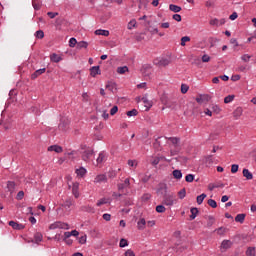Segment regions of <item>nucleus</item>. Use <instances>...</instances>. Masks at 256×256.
<instances>
[{"label":"nucleus","instance_id":"obj_1","mask_svg":"<svg viewBox=\"0 0 256 256\" xmlns=\"http://www.w3.org/2000/svg\"><path fill=\"white\" fill-rule=\"evenodd\" d=\"M177 202V196L173 192H169L165 194L162 199V205H166V207H173Z\"/></svg>","mask_w":256,"mask_h":256},{"label":"nucleus","instance_id":"obj_2","mask_svg":"<svg viewBox=\"0 0 256 256\" xmlns=\"http://www.w3.org/2000/svg\"><path fill=\"white\" fill-rule=\"evenodd\" d=\"M168 190H169V187L167 186V183L160 182L156 189V193H157V195H162V197H163L169 193Z\"/></svg>","mask_w":256,"mask_h":256},{"label":"nucleus","instance_id":"obj_3","mask_svg":"<svg viewBox=\"0 0 256 256\" xmlns=\"http://www.w3.org/2000/svg\"><path fill=\"white\" fill-rule=\"evenodd\" d=\"M93 149L87 148L83 152H81L82 161H85L86 163L91 161V157H93Z\"/></svg>","mask_w":256,"mask_h":256},{"label":"nucleus","instance_id":"obj_4","mask_svg":"<svg viewBox=\"0 0 256 256\" xmlns=\"http://www.w3.org/2000/svg\"><path fill=\"white\" fill-rule=\"evenodd\" d=\"M49 229H69V225L67 223H63L61 221L54 222L50 224Z\"/></svg>","mask_w":256,"mask_h":256},{"label":"nucleus","instance_id":"obj_5","mask_svg":"<svg viewBox=\"0 0 256 256\" xmlns=\"http://www.w3.org/2000/svg\"><path fill=\"white\" fill-rule=\"evenodd\" d=\"M169 63H171V60L167 59V58H161V59L154 60V65H156L157 67H167V65H169Z\"/></svg>","mask_w":256,"mask_h":256},{"label":"nucleus","instance_id":"obj_6","mask_svg":"<svg viewBox=\"0 0 256 256\" xmlns=\"http://www.w3.org/2000/svg\"><path fill=\"white\" fill-rule=\"evenodd\" d=\"M145 27L148 29L151 35H157V33H159V29L153 26V22H151V20L146 21Z\"/></svg>","mask_w":256,"mask_h":256},{"label":"nucleus","instance_id":"obj_7","mask_svg":"<svg viewBox=\"0 0 256 256\" xmlns=\"http://www.w3.org/2000/svg\"><path fill=\"white\" fill-rule=\"evenodd\" d=\"M8 225L12 227V229H15L16 231H23V229H25V225L19 224L13 220L9 221Z\"/></svg>","mask_w":256,"mask_h":256},{"label":"nucleus","instance_id":"obj_8","mask_svg":"<svg viewBox=\"0 0 256 256\" xmlns=\"http://www.w3.org/2000/svg\"><path fill=\"white\" fill-rule=\"evenodd\" d=\"M118 191H123V189H129L131 187V181L129 178H126L124 180V183H119L117 184Z\"/></svg>","mask_w":256,"mask_h":256},{"label":"nucleus","instance_id":"obj_9","mask_svg":"<svg viewBox=\"0 0 256 256\" xmlns=\"http://www.w3.org/2000/svg\"><path fill=\"white\" fill-rule=\"evenodd\" d=\"M73 205H75V200H73V198H68L62 203L64 209H70Z\"/></svg>","mask_w":256,"mask_h":256},{"label":"nucleus","instance_id":"obj_10","mask_svg":"<svg viewBox=\"0 0 256 256\" xmlns=\"http://www.w3.org/2000/svg\"><path fill=\"white\" fill-rule=\"evenodd\" d=\"M91 77H97V75H101V69L99 66H93L90 68Z\"/></svg>","mask_w":256,"mask_h":256},{"label":"nucleus","instance_id":"obj_11","mask_svg":"<svg viewBox=\"0 0 256 256\" xmlns=\"http://www.w3.org/2000/svg\"><path fill=\"white\" fill-rule=\"evenodd\" d=\"M72 194L75 199H79V182H75L72 186Z\"/></svg>","mask_w":256,"mask_h":256},{"label":"nucleus","instance_id":"obj_12","mask_svg":"<svg viewBox=\"0 0 256 256\" xmlns=\"http://www.w3.org/2000/svg\"><path fill=\"white\" fill-rule=\"evenodd\" d=\"M45 71H47L46 68H41L36 70L32 75H31V79L35 80L37 79V77L43 75V73H45Z\"/></svg>","mask_w":256,"mask_h":256},{"label":"nucleus","instance_id":"obj_13","mask_svg":"<svg viewBox=\"0 0 256 256\" xmlns=\"http://www.w3.org/2000/svg\"><path fill=\"white\" fill-rule=\"evenodd\" d=\"M80 211H84L85 213H95V208L91 205L81 206Z\"/></svg>","mask_w":256,"mask_h":256},{"label":"nucleus","instance_id":"obj_14","mask_svg":"<svg viewBox=\"0 0 256 256\" xmlns=\"http://www.w3.org/2000/svg\"><path fill=\"white\" fill-rule=\"evenodd\" d=\"M242 175L247 179V181H251V179H253V173H251L247 168L243 169Z\"/></svg>","mask_w":256,"mask_h":256},{"label":"nucleus","instance_id":"obj_15","mask_svg":"<svg viewBox=\"0 0 256 256\" xmlns=\"http://www.w3.org/2000/svg\"><path fill=\"white\" fill-rule=\"evenodd\" d=\"M48 151H54L55 153H63V147L59 145H52L48 147Z\"/></svg>","mask_w":256,"mask_h":256},{"label":"nucleus","instance_id":"obj_16","mask_svg":"<svg viewBox=\"0 0 256 256\" xmlns=\"http://www.w3.org/2000/svg\"><path fill=\"white\" fill-rule=\"evenodd\" d=\"M241 115H243V108L241 107H237L234 112H233V117L234 119H239V117H241Z\"/></svg>","mask_w":256,"mask_h":256},{"label":"nucleus","instance_id":"obj_17","mask_svg":"<svg viewBox=\"0 0 256 256\" xmlns=\"http://www.w3.org/2000/svg\"><path fill=\"white\" fill-rule=\"evenodd\" d=\"M190 213H191L190 221H193L197 217V215H199V209L193 207V208L190 209Z\"/></svg>","mask_w":256,"mask_h":256},{"label":"nucleus","instance_id":"obj_18","mask_svg":"<svg viewBox=\"0 0 256 256\" xmlns=\"http://www.w3.org/2000/svg\"><path fill=\"white\" fill-rule=\"evenodd\" d=\"M50 60L52 61V63H59L60 61H63V58L61 56H59L58 54L53 53L50 56Z\"/></svg>","mask_w":256,"mask_h":256},{"label":"nucleus","instance_id":"obj_19","mask_svg":"<svg viewBox=\"0 0 256 256\" xmlns=\"http://www.w3.org/2000/svg\"><path fill=\"white\" fill-rule=\"evenodd\" d=\"M105 181H107V176L104 174H100L95 177L94 183H103Z\"/></svg>","mask_w":256,"mask_h":256},{"label":"nucleus","instance_id":"obj_20","mask_svg":"<svg viewBox=\"0 0 256 256\" xmlns=\"http://www.w3.org/2000/svg\"><path fill=\"white\" fill-rule=\"evenodd\" d=\"M245 217H247V214H237L235 217L236 223H245Z\"/></svg>","mask_w":256,"mask_h":256},{"label":"nucleus","instance_id":"obj_21","mask_svg":"<svg viewBox=\"0 0 256 256\" xmlns=\"http://www.w3.org/2000/svg\"><path fill=\"white\" fill-rule=\"evenodd\" d=\"M145 225H147V221H145V218H141L137 223V227L140 231H143V229H145Z\"/></svg>","mask_w":256,"mask_h":256},{"label":"nucleus","instance_id":"obj_22","mask_svg":"<svg viewBox=\"0 0 256 256\" xmlns=\"http://www.w3.org/2000/svg\"><path fill=\"white\" fill-rule=\"evenodd\" d=\"M79 237V231L72 230L71 232H65V239H69V237Z\"/></svg>","mask_w":256,"mask_h":256},{"label":"nucleus","instance_id":"obj_23","mask_svg":"<svg viewBox=\"0 0 256 256\" xmlns=\"http://www.w3.org/2000/svg\"><path fill=\"white\" fill-rule=\"evenodd\" d=\"M169 9L173 12V13H179L181 12L182 8L181 6L175 5V4H170L169 5Z\"/></svg>","mask_w":256,"mask_h":256},{"label":"nucleus","instance_id":"obj_24","mask_svg":"<svg viewBox=\"0 0 256 256\" xmlns=\"http://www.w3.org/2000/svg\"><path fill=\"white\" fill-rule=\"evenodd\" d=\"M172 175L174 179H177V180L183 178V173L181 172V170H173Z\"/></svg>","mask_w":256,"mask_h":256},{"label":"nucleus","instance_id":"obj_25","mask_svg":"<svg viewBox=\"0 0 256 256\" xmlns=\"http://www.w3.org/2000/svg\"><path fill=\"white\" fill-rule=\"evenodd\" d=\"M207 197V194L205 193H202L201 195L197 196L196 198V203L198 205H202L203 204V201H205V198Z\"/></svg>","mask_w":256,"mask_h":256},{"label":"nucleus","instance_id":"obj_26","mask_svg":"<svg viewBox=\"0 0 256 256\" xmlns=\"http://www.w3.org/2000/svg\"><path fill=\"white\" fill-rule=\"evenodd\" d=\"M231 245H233V243H231L230 240H224V241L221 243V248H222V249H231Z\"/></svg>","mask_w":256,"mask_h":256},{"label":"nucleus","instance_id":"obj_27","mask_svg":"<svg viewBox=\"0 0 256 256\" xmlns=\"http://www.w3.org/2000/svg\"><path fill=\"white\" fill-rule=\"evenodd\" d=\"M41 241H43V234H41L40 232H37L34 235V242L39 244V243H41Z\"/></svg>","mask_w":256,"mask_h":256},{"label":"nucleus","instance_id":"obj_28","mask_svg":"<svg viewBox=\"0 0 256 256\" xmlns=\"http://www.w3.org/2000/svg\"><path fill=\"white\" fill-rule=\"evenodd\" d=\"M168 141H170L172 143V145H174V147H177V145H179L181 139L177 138V137H169Z\"/></svg>","mask_w":256,"mask_h":256},{"label":"nucleus","instance_id":"obj_29","mask_svg":"<svg viewBox=\"0 0 256 256\" xmlns=\"http://www.w3.org/2000/svg\"><path fill=\"white\" fill-rule=\"evenodd\" d=\"M58 129L59 131H66L67 129H69V126L66 122L61 121L58 125Z\"/></svg>","mask_w":256,"mask_h":256},{"label":"nucleus","instance_id":"obj_30","mask_svg":"<svg viewBox=\"0 0 256 256\" xmlns=\"http://www.w3.org/2000/svg\"><path fill=\"white\" fill-rule=\"evenodd\" d=\"M127 71H129V67L127 66H122L117 68V73H119V75H125Z\"/></svg>","mask_w":256,"mask_h":256},{"label":"nucleus","instance_id":"obj_31","mask_svg":"<svg viewBox=\"0 0 256 256\" xmlns=\"http://www.w3.org/2000/svg\"><path fill=\"white\" fill-rule=\"evenodd\" d=\"M89 47V43L86 41H80L77 43V49H87Z\"/></svg>","mask_w":256,"mask_h":256},{"label":"nucleus","instance_id":"obj_32","mask_svg":"<svg viewBox=\"0 0 256 256\" xmlns=\"http://www.w3.org/2000/svg\"><path fill=\"white\" fill-rule=\"evenodd\" d=\"M7 189L10 193H13L15 191V182L8 181L7 183Z\"/></svg>","mask_w":256,"mask_h":256},{"label":"nucleus","instance_id":"obj_33","mask_svg":"<svg viewBox=\"0 0 256 256\" xmlns=\"http://www.w3.org/2000/svg\"><path fill=\"white\" fill-rule=\"evenodd\" d=\"M150 200H151V193H145L141 197L142 203H147Z\"/></svg>","mask_w":256,"mask_h":256},{"label":"nucleus","instance_id":"obj_34","mask_svg":"<svg viewBox=\"0 0 256 256\" xmlns=\"http://www.w3.org/2000/svg\"><path fill=\"white\" fill-rule=\"evenodd\" d=\"M95 35H103L104 37H109V30H96Z\"/></svg>","mask_w":256,"mask_h":256},{"label":"nucleus","instance_id":"obj_35","mask_svg":"<svg viewBox=\"0 0 256 256\" xmlns=\"http://www.w3.org/2000/svg\"><path fill=\"white\" fill-rule=\"evenodd\" d=\"M142 101L145 104V107H148V109H151V107H153V102L149 101L147 97H142Z\"/></svg>","mask_w":256,"mask_h":256},{"label":"nucleus","instance_id":"obj_36","mask_svg":"<svg viewBox=\"0 0 256 256\" xmlns=\"http://www.w3.org/2000/svg\"><path fill=\"white\" fill-rule=\"evenodd\" d=\"M127 117H137L139 115V111L137 109H132L128 112H126Z\"/></svg>","mask_w":256,"mask_h":256},{"label":"nucleus","instance_id":"obj_37","mask_svg":"<svg viewBox=\"0 0 256 256\" xmlns=\"http://www.w3.org/2000/svg\"><path fill=\"white\" fill-rule=\"evenodd\" d=\"M76 173L80 177H83L87 173V169H85L84 167H80L79 169H76Z\"/></svg>","mask_w":256,"mask_h":256},{"label":"nucleus","instance_id":"obj_38","mask_svg":"<svg viewBox=\"0 0 256 256\" xmlns=\"http://www.w3.org/2000/svg\"><path fill=\"white\" fill-rule=\"evenodd\" d=\"M189 41H191V37H189V36H183V37L181 38V43H180V45H181L182 47H185V44H186V43H189Z\"/></svg>","mask_w":256,"mask_h":256},{"label":"nucleus","instance_id":"obj_39","mask_svg":"<svg viewBox=\"0 0 256 256\" xmlns=\"http://www.w3.org/2000/svg\"><path fill=\"white\" fill-rule=\"evenodd\" d=\"M165 211H167V208H165L164 204H160L156 206L157 213H165Z\"/></svg>","mask_w":256,"mask_h":256},{"label":"nucleus","instance_id":"obj_40","mask_svg":"<svg viewBox=\"0 0 256 256\" xmlns=\"http://www.w3.org/2000/svg\"><path fill=\"white\" fill-rule=\"evenodd\" d=\"M185 181H186V183H193V181H195V175H193V174L186 175Z\"/></svg>","mask_w":256,"mask_h":256},{"label":"nucleus","instance_id":"obj_41","mask_svg":"<svg viewBox=\"0 0 256 256\" xmlns=\"http://www.w3.org/2000/svg\"><path fill=\"white\" fill-rule=\"evenodd\" d=\"M78 242L80 245H85L87 243V235L84 234L78 238Z\"/></svg>","mask_w":256,"mask_h":256},{"label":"nucleus","instance_id":"obj_42","mask_svg":"<svg viewBox=\"0 0 256 256\" xmlns=\"http://www.w3.org/2000/svg\"><path fill=\"white\" fill-rule=\"evenodd\" d=\"M207 204L209 205V207H212V209H217V201L213 199H209L207 201Z\"/></svg>","mask_w":256,"mask_h":256},{"label":"nucleus","instance_id":"obj_43","mask_svg":"<svg viewBox=\"0 0 256 256\" xmlns=\"http://www.w3.org/2000/svg\"><path fill=\"white\" fill-rule=\"evenodd\" d=\"M205 164L206 165H213V155H208L205 157Z\"/></svg>","mask_w":256,"mask_h":256},{"label":"nucleus","instance_id":"obj_44","mask_svg":"<svg viewBox=\"0 0 256 256\" xmlns=\"http://www.w3.org/2000/svg\"><path fill=\"white\" fill-rule=\"evenodd\" d=\"M35 37L36 39H43V37H45V32H43V30H38L35 33Z\"/></svg>","mask_w":256,"mask_h":256},{"label":"nucleus","instance_id":"obj_45","mask_svg":"<svg viewBox=\"0 0 256 256\" xmlns=\"http://www.w3.org/2000/svg\"><path fill=\"white\" fill-rule=\"evenodd\" d=\"M247 256H255V247H248L246 251Z\"/></svg>","mask_w":256,"mask_h":256},{"label":"nucleus","instance_id":"obj_46","mask_svg":"<svg viewBox=\"0 0 256 256\" xmlns=\"http://www.w3.org/2000/svg\"><path fill=\"white\" fill-rule=\"evenodd\" d=\"M187 195V191L185 190V188L181 189L179 192H178V197L179 199H185V196Z\"/></svg>","mask_w":256,"mask_h":256},{"label":"nucleus","instance_id":"obj_47","mask_svg":"<svg viewBox=\"0 0 256 256\" xmlns=\"http://www.w3.org/2000/svg\"><path fill=\"white\" fill-rule=\"evenodd\" d=\"M135 27H137V20H135V19H132L129 23H128V29H133V28H135Z\"/></svg>","mask_w":256,"mask_h":256},{"label":"nucleus","instance_id":"obj_48","mask_svg":"<svg viewBox=\"0 0 256 256\" xmlns=\"http://www.w3.org/2000/svg\"><path fill=\"white\" fill-rule=\"evenodd\" d=\"M215 223V217L213 216H208V222H207V227H213V224Z\"/></svg>","mask_w":256,"mask_h":256},{"label":"nucleus","instance_id":"obj_49","mask_svg":"<svg viewBox=\"0 0 256 256\" xmlns=\"http://www.w3.org/2000/svg\"><path fill=\"white\" fill-rule=\"evenodd\" d=\"M107 203H108L107 198H101L100 200H98L96 205L97 207H101V205H107Z\"/></svg>","mask_w":256,"mask_h":256},{"label":"nucleus","instance_id":"obj_50","mask_svg":"<svg viewBox=\"0 0 256 256\" xmlns=\"http://www.w3.org/2000/svg\"><path fill=\"white\" fill-rule=\"evenodd\" d=\"M128 245H129V242L127 241V239L122 238L120 240L119 247L124 248V247H127Z\"/></svg>","mask_w":256,"mask_h":256},{"label":"nucleus","instance_id":"obj_51","mask_svg":"<svg viewBox=\"0 0 256 256\" xmlns=\"http://www.w3.org/2000/svg\"><path fill=\"white\" fill-rule=\"evenodd\" d=\"M235 99V95H228L224 98V103H231Z\"/></svg>","mask_w":256,"mask_h":256},{"label":"nucleus","instance_id":"obj_52","mask_svg":"<svg viewBox=\"0 0 256 256\" xmlns=\"http://www.w3.org/2000/svg\"><path fill=\"white\" fill-rule=\"evenodd\" d=\"M55 23H56V27H61V25H63V23H65V19L59 17L56 19Z\"/></svg>","mask_w":256,"mask_h":256},{"label":"nucleus","instance_id":"obj_53","mask_svg":"<svg viewBox=\"0 0 256 256\" xmlns=\"http://www.w3.org/2000/svg\"><path fill=\"white\" fill-rule=\"evenodd\" d=\"M104 159H105V153L100 152L96 161H97V163H102L104 161Z\"/></svg>","mask_w":256,"mask_h":256},{"label":"nucleus","instance_id":"obj_54","mask_svg":"<svg viewBox=\"0 0 256 256\" xmlns=\"http://www.w3.org/2000/svg\"><path fill=\"white\" fill-rule=\"evenodd\" d=\"M242 61H244L245 63H249L250 59H251V55L249 54H244L241 56Z\"/></svg>","mask_w":256,"mask_h":256},{"label":"nucleus","instance_id":"obj_55","mask_svg":"<svg viewBox=\"0 0 256 256\" xmlns=\"http://www.w3.org/2000/svg\"><path fill=\"white\" fill-rule=\"evenodd\" d=\"M187 91H189V86H187V84H182L181 85V93H183V95H185V93H187Z\"/></svg>","mask_w":256,"mask_h":256},{"label":"nucleus","instance_id":"obj_56","mask_svg":"<svg viewBox=\"0 0 256 256\" xmlns=\"http://www.w3.org/2000/svg\"><path fill=\"white\" fill-rule=\"evenodd\" d=\"M151 179V174L147 175L145 174L144 177L141 179L142 183H149V180Z\"/></svg>","mask_w":256,"mask_h":256},{"label":"nucleus","instance_id":"obj_57","mask_svg":"<svg viewBox=\"0 0 256 256\" xmlns=\"http://www.w3.org/2000/svg\"><path fill=\"white\" fill-rule=\"evenodd\" d=\"M172 19H174V21H177L178 23H181V21H182V17L180 14H174L172 16Z\"/></svg>","mask_w":256,"mask_h":256},{"label":"nucleus","instance_id":"obj_58","mask_svg":"<svg viewBox=\"0 0 256 256\" xmlns=\"http://www.w3.org/2000/svg\"><path fill=\"white\" fill-rule=\"evenodd\" d=\"M47 15L50 19H55L59 15V12H48Z\"/></svg>","mask_w":256,"mask_h":256},{"label":"nucleus","instance_id":"obj_59","mask_svg":"<svg viewBox=\"0 0 256 256\" xmlns=\"http://www.w3.org/2000/svg\"><path fill=\"white\" fill-rule=\"evenodd\" d=\"M23 197H25V192L19 191V192L17 193L16 199H17L18 201H21V199H23Z\"/></svg>","mask_w":256,"mask_h":256},{"label":"nucleus","instance_id":"obj_60","mask_svg":"<svg viewBox=\"0 0 256 256\" xmlns=\"http://www.w3.org/2000/svg\"><path fill=\"white\" fill-rule=\"evenodd\" d=\"M77 39H75V38H71L70 40H69V47H75V45H77Z\"/></svg>","mask_w":256,"mask_h":256},{"label":"nucleus","instance_id":"obj_61","mask_svg":"<svg viewBox=\"0 0 256 256\" xmlns=\"http://www.w3.org/2000/svg\"><path fill=\"white\" fill-rule=\"evenodd\" d=\"M237 171H239V165L233 164L231 166V173H237Z\"/></svg>","mask_w":256,"mask_h":256},{"label":"nucleus","instance_id":"obj_62","mask_svg":"<svg viewBox=\"0 0 256 256\" xmlns=\"http://www.w3.org/2000/svg\"><path fill=\"white\" fill-rule=\"evenodd\" d=\"M210 25H215L216 27H219V19L214 18L210 20Z\"/></svg>","mask_w":256,"mask_h":256},{"label":"nucleus","instance_id":"obj_63","mask_svg":"<svg viewBox=\"0 0 256 256\" xmlns=\"http://www.w3.org/2000/svg\"><path fill=\"white\" fill-rule=\"evenodd\" d=\"M119 111V107L113 106L110 110V115H115Z\"/></svg>","mask_w":256,"mask_h":256},{"label":"nucleus","instance_id":"obj_64","mask_svg":"<svg viewBox=\"0 0 256 256\" xmlns=\"http://www.w3.org/2000/svg\"><path fill=\"white\" fill-rule=\"evenodd\" d=\"M124 255H125V256H135V252H134L133 250H131V249H128V250L125 252Z\"/></svg>","mask_w":256,"mask_h":256}]
</instances>
